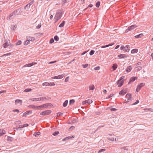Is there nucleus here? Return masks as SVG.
<instances>
[{
  "mask_svg": "<svg viewBox=\"0 0 153 153\" xmlns=\"http://www.w3.org/2000/svg\"><path fill=\"white\" fill-rule=\"evenodd\" d=\"M62 13V11H58L56 12L55 16L54 17V19L55 21V22H56L61 19Z\"/></svg>",
  "mask_w": 153,
  "mask_h": 153,
  "instance_id": "obj_1",
  "label": "nucleus"
},
{
  "mask_svg": "<svg viewBox=\"0 0 153 153\" xmlns=\"http://www.w3.org/2000/svg\"><path fill=\"white\" fill-rule=\"evenodd\" d=\"M19 10V9L15 10L7 17V19L9 20H10L12 17H14L16 15H19V14L17 13L18 11Z\"/></svg>",
  "mask_w": 153,
  "mask_h": 153,
  "instance_id": "obj_2",
  "label": "nucleus"
},
{
  "mask_svg": "<svg viewBox=\"0 0 153 153\" xmlns=\"http://www.w3.org/2000/svg\"><path fill=\"white\" fill-rule=\"evenodd\" d=\"M129 49L130 47L128 45H126L125 47L123 45H122L120 48L121 50H123V51L126 52H128L129 51Z\"/></svg>",
  "mask_w": 153,
  "mask_h": 153,
  "instance_id": "obj_3",
  "label": "nucleus"
},
{
  "mask_svg": "<svg viewBox=\"0 0 153 153\" xmlns=\"http://www.w3.org/2000/svg\"><path fill=\"white\" fill-rule=\"evenodd\" d=\"M51 113V110H48L42 112L40 113V114L42 115H48Z\"/></svg>",
  "mask_w": 153,
  "mask_h": 153,
  "instance_id": "obj_4",
  "label": "nucleus"
},
{
  "mask_svg": "<svg viewBox=\"0 0 153 153\" xmlns=\"http://www.w3.org/2000/svg\"><path fill=\"white\" fill-rule=\"evenodd\" d=\"M65 76V74H63L61 75H60L58 76H55L54 77H51L52 79H61L63 78Z\"/></svg>",
  "mask_w": 153,
  "mask_h": 153,
  "instance_id": "obj_5",
  "label": "nucleus"
},
{
  "mask_svg": "<svg viewBox=\"0 0 153 153\" xmlns=\"http://www.w3.org/2000/svg\"><path fill=\"white\" fill-rule=\"evenodd\" d=\"M145 83H142L139 84L137 87L136 91L138 92L140 90L141 88L145 85Z\"/></svg>",
  "mask_w": 153,
  "mask_h": 153,
  "instance_id": "obj_6",
  "label": "nucleus"
},
{
  "mask_svg": "<svg viewBox=\"0 0 153 153\" xmlns=\"http://www.w3.org/2000/svg\"><path fill=\"white\" fill-rule=\"evenodd\" d=\"M34 1L33 0L30 2L24 8L25 9H28L30 7L31 5L34 2Z\"/></svg>",
  "mask_w": 153,
  "mask_h": 153,
  "instance_id": "obj_7",
  "label": "nucleus"
},
{
  "mask_svg": "<svg viewBox=\"0 0 153 153\" xmlns=\"http://www.w3.org/2000/svg\"><path fill=\"white\" fill-rule=\"evenodd\" d=\"M40 100L41 101H45L47 100H50L51 99V98L49 97H41L39 98Z\"/></svg>",
  "mask_w": 153,
  "mask_h": 153,
  "instance_id": "obj_8",
  "label": "nucleus"
},
{
  "mask_svg": "<svg viewBox=\"0 0 153 153\" xmlns=\"http://www.w3.org/2000/svg\"><path fill=\"white\" fill-rule=\"evenodd\" d=\"M137 27V26L136 25H133L128 27V28L127 30H133L135 28Z\"/></svg>",
  "mask_w": 153,
  "mask_h": 153,
  "instance_id": "obj_9",
  "label": "nucleus"
},
{
  "mask_svg": "<svg viewBox=\"0 0 153 153\" xmlns=\"http://www.w3.org/2000/svg\"><path fill=\"white\" fill-rule=\"evenodd\" d=\"M126 98H127V101L126 103L129 102L131 99V95L130 94H127L126 95Z\"/></svg>",
  "mask_w": 153,
  "mask_h": 153,
  "instance_id": "obj_10",
  "label": "nucleus"
},
{
  "mask_svg": "<svg viewBox=\"0 0 153 153\" xmlns=\"http://www.w3.org/2000/svg\"><path fill=\"white\" fill-rule=\"evenodd\" d=\"M137 79V77H134V76L132 77L130 79V80L128 82V83H130L131 82H133L136 79Z\"/></svg>",
  "mask_w": 153,
  "mask_h": 153,
  "instance_id": "obj_11",
  "label": "nucleus"
},
{
  "mask_svg": "<svg viewBox=\"0 0 153 153\" xmlns=\"http://www.w3.org/2000/svg\"><path fill=\"white\" fill-rule=\"evenodd\" d=\"M32 113V111H27L25 112L23 114V116H26L27 115H28L29 114H31Z\"/></svg>",
  "mask_w": 153,
  "mask_h": 153,
  "instance_id": "obj_12",
  "label": "nucleus"
},
{
  "mask_svg": "<svg viewBox=\"0 0 153 153\" xmlns=\"http://www.w3.org/2000/svg\"><path fill=\"white\" fill-rule=\"evenodd\" d=\"M118 57L120 58H123L127 57V56L125 54H120L118 56Z\"/></svg>",
  "mask_w": 153,
  "mask_h": 153,
  "instance_id": "obj_13",
  "label": "nucleus"
},
{
  "mask_svg": "<svg viewBox=\"0 0 153 153\" xmlns=\"http://www.w3.org/2000/svg\"><path fill=\"white\" fill-rule=\"evenodd\" d=\"M114 43H112L109 44L108 45H106L105 46H101V47L102 48H106V47H109L110 46H112L114 45Z\"/></svg>",
  "mask_w": 153,
  "mask_h": 153,
  "instance_id": "obj_14",
  "label": "nucleus"
},
{
  "mask_svg": "<svg viewBox=\"0 0 153 153\" xmlns=\"http://www.w3.org/2000/svg\"><path fill=\"white\" fill-rule=\"evenodd\" d=\"M35 64V63L32 62V63H29L27 64H26V65H25L24 66V67H30L32 66V65H34Z\"/></svg>",
  "mask_w": 153,
  "mask_h": 153,
  "instance_id": "obj_15",
  "label": "nucleus"
},
{
  "mask_svg": "<svg viewBox=\"0 0 153 153\" xmlns=\"http://www.w3.org/2000/svg\"><path fill=\"white\" fill-rule=\"evenodd\" d=\"M5 133V131L4 130L0 129V136L3 135Z\"/></svg>",
  "mask_w": 153,
  "mask_h": 153,
  "instance_id": "obj_16",
  "label": "nucleus"
},
{
  "mask_svg": "<svg viewBox=\"0 0 153 153\" xmlns=\"http://www.w3.org/2000/svg\"><path fill=\"white\" fill-rule=\"evenodd\" d=\"M132 68L131 66H128L127 68L126 71L127 72H130L132 69Z\"/></svg>",
  "mask_w": 153,
  "mask_h": 153,
  "instance_id": "obj_17",
  "label": "nucleus"
},
{
  "mask_svg": "<svg viewBox=\"0 0 153 153\" xmlns=\"http://www.w3.org/2000/svg\"><path fill=\"white\" fill-rule=\"evenodd\" d=\"M117 67V65L116 64H114L112 66L114 71L116 70Z\"/></svg>",
  "mask_w": 153,
  "mask_h": 153,
  "instance_id": "obj_18",
  "label": "nucleus"
},
{
  "mask_svg": "<svg viewBox=\"0 0 153 153\" xmlns=\"http://www.w3.org/2000/svg\"><path fill=\"white\" fill-rule=\"evenodd\" d=\"M108 139L110 140V141H116L117 140H116V138H108Z\"/></svg>",
  "mask_w": 153,
  "mask_h": 153,
  "instance_id": "obj_19",
  "label": "nucleus"
},
{
  "mask_svg": "<svg viewBox=\"0 0 153 153\" xmlns=\"http://www.w3.org/2000/svg\"><path fill=\"white\" fill-rule=\"evenodd\" d=\"M89 88L90 90H93L95 89V87L94 85H92L89 86Z\"/></svg>",
  "mask_w": 153,
  "mask_h": 153,
  "instance_id": "obj_20",
  "label": "nucleus"
},
{
  "mask_svg": "<svg viewBox=\"0 0 153 153\" xmlns=\"http://www.w3.org/2000/svg\"><path fill=\"white\" fill-rule=\"evenodd\" d=\"M22 103V100H16L15 101V103L16 104H17L18 103H20L21 104Z\"/></svg>",
  "mask_w": 153,
  "mask_h": 153,
  "instance_id": "obj_21",
  "label": "nucleus"
},
{
  "mask_svg": "<svg viewBox=\"0 0 153 153\" xmlns=\"http://www.w3.org/2000/svg\"><path fill=\"white\" fill-rule=\"evenodd\" d=\"M68 103V100H65L63 104V105H62L63 106L65 107H66Z\"/></svg>",
  "mask_w": 153,
  "mask_h": 153,
  "instance_id": "obj_22",
  "label": "nucleus"
},
{
  "mask_svg": "<svg viewBox=\"0 0 153 153\" xmlns=\"http://www.w3.org/2000/svg\"><path fill=\"white\" fill-rule=\"evenodd\" d=\"M40 133L39 132H35L33 135L36 137H38V136L40 135Z\"/></svg>",
  "mask_w": 153,
  "mask_h": 153,
  "instance_id": "obj_23",
  "label": "nucleus"
},
{
  "mask_svg": "<svg viewBox=\"0 0 153 153\" xmlns=\"http://www.w3.org/2000/svg\"><path fill=\"white\" fill-rule=\"evenodd\" d=\"M138 51V50L137 49H134L132 50L131 51V53H137Z\"/></svg>",
  "mask_w": 153,
  "mask_h": 153,
  "instance_id": "obj_24",
  "label": "nucleus"
},
{
  "mask_svg": "<svg viewBox=\"0 0 153 153\" xmlns=\"http://www.w3.org/2000/svg\"><path fill=\"white\" fill-rule=\"evenodd\" d=\"M30 43V41L28 40H27L25 41L24 43V45H27L28 44Z\"/></svg>",
  "mask_w": 153,
  "mask_h": 153,
  "instance_id": "obj_25",
  "label": "nucleus"
},
{
  "mask_svg": "<svg viewBox=\"0 0 153 153\" xmlns=\"http://www.w3.org/2000/svg\"><path fill=\"white\" fill-rule=\"evenodd\" d=\"M3 45L4 48H6L8 46V43L7 42H5L3 44Z\"/></svg>",
  "mask_w": 153,
  "mask_h": 153,
  "instance_id": "obj_26",
  "label": "nucleus"
},
{
  "mask_svg": "<svg viewBox=\"0 0 153 153\" xmlns=\"http://www.w3.org/2000/svg\"><path fill=\"white\" fill-rule=\"evenodd\" d=\"M31 100L34 101H38L40 100L39 98H33Z\"/></svg>",
  "mask_w": 153,
  "mask_h": 153,
  "instance_id": "obj_27",
  "label": "nucleus"
},
{
  "mask_svg": "<svg viewBox=\"0 0 153 153\" xmlns=\"http://www.w3.org/2000/svg\"><path fill=\"white\" fill-rule=\"evenodd\" d=\"M85 102H86L87 104H90L92 103V101L91 100H85Z\"/></svg>",
  "mask_w": 153,
  "mask_h": 153,
  "instance_id": "obj_28",
  "label": "nucleus"
},
{
  "mask_svg": "<svg viewBox=\"0 0 153 153\" xmlns=\"http://www.w3.org/2000/svg\"><path fill=\"white\" fill-rule=\"evenodd\" d=\"M29 107L32 108L36 109L37 108V106L34 105H30L29 106Z\"/></svg>",
  "mask_w": 153,
  "mask_h": 153,
  "instance_id": "obj_29",
  "label": "nucleus"
},
{
  "mask_svg": "<svg viewBox=\"0 0 153 153\" xmlns=\"http://www.w3.org/2000/svg\"><path fill=\"white\" fill-rule=\"evenodd\" d=\"M125 77V76H122L119 79V80L117 82V83H120V81L123 79Z\"/></svg>",
  "mask_w": 153,
  "mask_h": 153,
  "instance_id": "obj_30",
  "label": "nucleus"
},
{
  "mask_svg": "<svg viewBox=\"0 0 153 153\" xmlns=\"http://www.w3.org/2000/svg\"><path fill=\"white\" fill-rule=\"evenodd\" d=\"M65 23V21H63L59 25V27H63L64 26V25Z\"/></svg>",
  "mask_w": 153,
  "mask_h": 153,
  "instance_id": "obj_31",
  "label": "nucleus"
},
{
  "mask_svg": "<svg viewBox=\"0 0 153 153\" xmlns=\"http://www.w3.org/2000/svg\"><path fill=\"white\" fill-rule=\"evenodd\" d=\"M29 41H31L32 42L34 41L35 40V38L34 37H29L28 38Z\"/></svg>",
  "mask_w": 153,
  "mask_h": 153,
  "instance_id": "obj_32",
  "label": "nucleus"
},
{
  "mask_svg": "<svg viewBox=\"0 0 153 153\" xmlns=\"http://www.w3.org/2000/svg\"><path fill=\"white\" fill-rule=\"evenodd\" d=\"M120 82L118 85V87H120L124 83V80H122L120 81Z\"/></svg>",
  "mask_w": 153,
  "mask_h": 153,
  "instance_id": "obj_33",
  "label": "nucleus"
},
{
  "mask_svg": "<svg viewBox=\"0 0 153 153\" xmlns=\"http://www.w3.org/2000/svg\"><path fill=\"white\" fill-rule=\"evenodd\" d=\"M42 85L43 86H50L49 83L48 82H45L42 83Z\"/></svg>",
  "mask_w": 153,
  "mask_h": 153,
  "instance_id": "obj_34",
  "label": "nucleus"
},
{
  "mask_svg": "<svg viewBox=\"0 0 153 153\" xmlns=\"http://www.w3.org/2000/svg\"><path fill=\"white\" fill-rule=\"evenodd\" d=\"M13 140V138L11 137L8 136L7 137V140L8 141H11Z\"/></svg>",
  "mask_w": 153,
  "mask_h": 153,
  "instance_id": "obj_35",
  "label": "nucleus"
},
{
  "mask_svg": "<svg viewBox=\"0 0 153 153\" xmlns=\"http://www.w3.org/2000/svg\"><path fill=\"white\" fill-rule=\"evenodd\" d=\"M32 90V89L30 88H27L24 91L25 92H27L31 91Z\"/></svg>",
  "mask_w": 153,
  "mask_h": 153,
  "instance_id": "obj_36",
  "label": "nucleus"
},
{
  "mask_svg": "<svg viewBox=\"0 0 153 153\" xmlns=\"http://www.w3.org/2000/svg\"><path fill=\"white\" fill-rule=\"evenodd\" d=\"M144 111H149L152 112L153 111V110L152 108H145L144 109Z\"/></svg>",
  "mask_w": 153,
  "mask_h": 153,
  "instance_id": "obj_37",
  "label": "nucleus"
},
{
  "mask_svg": "<svg viewBox=\"0 0 153 153\" xmlns=\"http://www.w3.org/2000/svg\"><path fill=\"white\" fill-rule=\"evenodd\" d=\"M22 43V41L21 40H19L16 44V45H20Z\"/></svg>",
  "mask_w": 153,
  "mask_h": 153,
  "instance_id": "obj_38",
  "label": "nucleus"
},
{
  "mask_svg": "<svg viewBox=\"0 0 153 153\" xmlns=\"http://www.w3.org/2000/svg\"><path fill=\"white\" fill-rule=\"evenodd\" d=\"M59 134V131H55L53 133V135L54 136H56Z\"/></svg>",
  "mask_w": 153,
  "mask_h": 153,
  "instance_id": "obj_39",
  "label": "nucleus"
},
{
  "mask_svg": "<svg viewBox=\"0 0 153 153\" xmlns=\"http://www.w3.org/2000/svg\"><path fill=\"white\" fill-rule=\"evenodd\" d=\"M100 1H98L97 2L96 4V7H99L100 6Z\"/></svg>",
  "mask_w": 153,
  "mask_h": 153,
  "instance_id": "obj_40",
  "label": "nucleus"
},
{
  "mask_svg": "<svg viewBox=\"0 0 153 153\" xmlns=\"http://www.w3.org/2000/svg\"><path fill=\"white\" fill-rule=\"evenodd\" d=\"M75 102V101L74 100H70L69 101V103L70 104H73Z\"/></svg>",
  "mask_w": 153,
  "mask_h": 153,
  "instance_id": "obj_41",
  "label": "nucleus"
},
{
  "mask_svg": "<svg viewBox=\"0 0 153 153\" xmlns=\"http://www.w3.org/2000/svg\"><path fill=\"white\" fill-rule=\"evenodd\" d=\"M122 149H124L126 150H128V147L126 146V147H122L120 148Z\"/></svg>",
  "mask_w": 153,
  "mask_h": 153,
  "instance_id": "obj_42",
  "label": "nucleus"
},
{
  "mask_svg": "<svg viewBox=\"0 0 153 153\" xmlns=\"http://www.w3.org/2000/svg\"><path fill=\"white\" fill-rule=\"evenodd\" d=\"M54 39L56 40V41H57L59 40V38L56 35L54 37Z\"/></svg>",
  "mask_w": 153,
  "mask_h": 153,
  "instance_id": "obj_43",
  "label": "nucleus"
},
{
  "mask_svg": "<svg viewBox=\"0 0 153 153\" xmlns=\"http://www.w3.org/2000/svg\"><path fill=\"white\" fill-rule=\"evenodd\" d=\"M126 93L125 92H124L123 90H121L119 92L120 94H124Z\"/></svg>",
  "mask_w": 153,
  "mask_h": 153,
  "instance_id": "obj_44",
  "label": "nucleus"
},
{
  "mask_svg": "<svg viewBox=\"0 0 153 153\" xmlns=\"http://www.w3.org/2000/svg\"><path fill=\"white\" fill-rule=\"evenodd\" d=\"M93 5L92 4H90L88 6V7H87L86 8H85V9H84V10H83V12H84V11L86 10L87 9V8H88V7H93Z\"/></svg>",
  "mask_w": 153,
  "mask_h": 153,
  "instance_id": "obj_45",
  "label": "nucleus"
},
{
  "mask_svg": "<svg viewBox=\"0 0 153 153\" xmlns=\"http://www.w3.org/2000/svg\"><path fill=\"white\" fill-rule=\"evenodd\" d=\"M94 50H91L89 54L91 56L93 55L94 53Z\"/></svg>",
  "mask_w": 153,
  "mask_h": 153,
  "instance_id": "obj_46",
  "label": "nucleus"
},
{
  "mask_svg": "<svg viewBox=\"0 0 153 153\" xmlns=\"http://www.w3.org/2000/svg\"><path fill=\"white\" fill-rule=\"evenodd\" d=\"M11 54V53H8L3 55L2 56H7L10 55Z\"/></svg>",
  "mask_w": 153,
  "mask_h": 153,
  "instance_id": "obj_47",
  "label": "nucleus"
},
{
  "mask_svg": "<svg viewBox=\"0 0 153 153\" xmlns=\"http://www.w3.org/2000/svg\"><path fill=\"white\" fill-rule=\"evenodd\" d=\"M142 36V34H140L138 35H136V36H135V37L136 38H139L140 37H141V36Z\"/></svg>",
  "mask_w": 153,
  "mask_h": 153,
  "instance_id": "obj_48",
  "label": "nucleus"
},
{
  "mask_svg": "<svg viewBox=\"0 0 153 153\" xmlns=\"http://www.w3.org/2000/svg\"><path fill=\"white\" fill-rule=\"evenodd\" d=\"M66 2V0H62V5H64Z\"/></svg>",
  "mask_w": 153,
  "mask_h": 153,
  "instance_id": "obj_49",
  "label": "nucleus"
},
{
  "mask_svg": "<svg viewBox=\"0 0 153 153\" xmlns=\"http://www.w3.org/2000/svg\"><path fill=\"white\" fill-rule=\"evenodd\" d=\"M28 126H29V125L28 124L26 123V124H24L22 126H21V128L24 127Z\"/></svg>",
  "mask_w": 153,
  "mask_h": 153,
  "instance_id": "obj_50",
  "label": "nucleus"
},
{
  "mask_svg": "<svg viewBox=\"0 0 153 153\" xmlns=\"http://www.w3.org/2000/svg\"><path fill=\"white\" fill-rule=\"evenodd\" d=\"M63 114L61 112H59L57 113V115L58 117L59 116H62L63 115Z\"/></svg>",
  "mask_w": 153,
  "mask_h": 153,
  "instance_id": "obj_51",
  "label": "nucleus"
},
{
  "mask_svg": "<svg viewBox=\"0 0 153 153\" xmlns=\"http://www.w3.org/2000/svg\"><path fill=\"white\" fill-rule=\"evenodd\" d=\"M105 150L106 149H100L99 150L98 153H100L102 152L105 151Z\"/></svg>",
  "mask_w": 153,
  "mask_h": 153,
  "instance_id": "obj_52",
  "label": "nucleus"
},
{
  "mask_svg": "<svg viewBox=\"0 0 153 153\" xmlns=\"http://www.w3.org/2000/svg\"><path fill=\"white\" fill-rule=\"evenodd\" d=\"M13 111L14 112H16L17 113H18L19 112V110L16 109L13 110Z\"/></svg>",
  "mask_w": 153,
  "mask_h": 153,
  "instance_id": "obj_53",
  "label": "nucleus"
},
{
  "mask_svg": "<svg viewBox=\"0 0 153 153\" xmlns=\"http://www.w3.org/2000/svg\"><path fill=\"white\" fill-rule=\"evenodd\" d=\"M41 26V24L40 23L39 25H38L36 26V28L37 29L40 28Z\"/></svg>",
  "mask_w": 153,
  "mask_h": 153,
  "instance_id": "obj_54",
  "label": "nucleus"
},
{
  "mask_svg": "<svg viewBox=\"0 0 153 153\" xmlns=\"http://www.w3.org/2000/svg\"><path fill=\"white\" fill-rule=\"evenodd\" d=\"M71 138V137H66V138H64V139H62V140L63 141H65L67 139H68L69 138Z\"/></svg>",
  "mask_w": 153,
  "mask_h": 153,
  "instance_id": "obj_55",
  "label": "nucleus"
},
{
  "mask_svg": "<svg viewBox=\"0 0 153 153\" xmlns=\"http://www.w3.org/2000/svg\"><path fill=\"white\" fill-rule=\"evenodd\" d=\"M82 66L84 68H86L88 66V64H85V65H82Z\"/></svg>",
  "mask_w": 153,
  "mask_h": 153,
  "instance_id": "obj_56",
  "label": "nucleus"
},
{
  "mask_svg": "<svg viewBox=\"0 0 153 153\" xmlns=\"http://www.w3.org/2000/svg\"><path fill=\"white\" fill-rule=\"evenodd\" d=\"M94 69L95 70H99L100 69V67L99 66H97V67H96L95 68H94Z\"/></svg>",
  "mask_w": 153,
  "mask_h": 153,
  "instance_id": "obj_57",
  "label": "nucleus"
},
{
  "mask_svg": "<svg viewBox=\"0 0 153 153\" xmlns=\"http://www.w3.org/2000/svg\"><path fill=\"white\" fill-rule=\"evenodd\" d=\"M69 78V76H67L65 79V82H67L68 81Z\"/></svg>",
  "mask_w": 153,
  "mask_h": 153,
  "instance_id": "obj_58",
  "label": "nucleus"
},
{
  "mask_svg": "<svg viewBox=\"0 0 153 153\" xmlns=\"http://www.w3.org/2000/svg\"><path fill=\"white\" fill-rule=\"evenodd\" d=\"M8 46L10 47V48H12L13 47L14 45L12 44L8 43Z\"/></svg>",
  "mask_w": 153,
  "mask_h": 153,
  "instance_id": "obj_59",
  "label": "nucleus"
},
{
  "mask_svg": "<svg viewBox=\"0 0 153 153\" xmlns=\"http://www.w3.org/2000/svg\"><path fill=\"white\" fill-rule=\"evenodd\" d=\"M54 42V40L53 39H51L50 40V43H52Z\"/></svg>",
  "mask_w": 153,
  "mask_h": 153,
  "instance_id": "obj_60",
  "label": "nucleus"
},
{
  "mask_svg": "<svg viewBox=\"0 0 153 153\" xmlns=\"http://www.w3.org/2000/svg\"><path fill=\"white\" fill-rule=\"evenodd\" d=\"M49 84L50 86H54L55 85L54 82H50L49 83Z\"/></svg>",
  "mask_w": 153,
  "mask_h": 153,
  "instance_id": "obj_61",
  "label": "nucleus"
},
{
  "mask_svg": "<svg viewBox=\"0 0 153 153\" xmlns=\"http://www.w3.org/2000/svg\"><path fill=\"white\" fill-rule=\"evenodd\" d=\"M47 104H45L42 105L43 108H45L46 107H47L48 106L47 105Z\"/></svg>",
  "mask_w": 153,
  "mask_h": 153,
  "instance_id": "obj_62",
  "label": "nucleus"
},
{
  "mask_svg": "<svg viewBox=\"0 0 153 153\" xmlns=\"http://www.w3.org/2000/svg\"><path fill=\"white\" fill-rule=\"evenodd\" d=\"M117 110V109L113 108H112L111 109V110L112 111H116Z\"/></svg>",
  "mask_w": 153,
  "mask_h": 153,
  "instance_id": "obj_63",
  "label": "nucleus"
},
{
  "mask_svg": "<svg viewBox=\"0 0 153 153\" xmlns=\"http://www.w3.org/2000/svg\"><path fill=\"white\" fill-rule=\"evenodd\" d=\"M113 95H114L113 94H111L109 96H108L107 97V98L109 99V98H110V97H112L113 96Z\"/></svg>",
  "mask_w": 153,
  "mask_h": 153,
  "instance_id": "obj_64",
  "label": "nucleus"
}]
</instances>
